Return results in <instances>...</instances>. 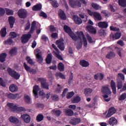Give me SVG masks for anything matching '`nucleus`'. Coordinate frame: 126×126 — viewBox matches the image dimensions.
I'll return each mask as SVG.
<instances>
[{
  "mask_svg": "<svg viewBox=\"0 0 126 126\" xmlns=\"http://www.w3.org/2000/svg\"><path fill=\"white\" fill-rule=\"evenodd\" d=\"M7 106L14 112H17V113H22V112H26V109L22 106L18 107L16 105L12 103L9 102L7 103Z\"/></svg>",
  "mask_w": 126,
  "mask_h": 126,
  "instance_id": "1",
  "label": "nucleus"
},
{
  "mask_svg": "<svg viewBox=\"0 0 126 126\" xmlns=\"http://www.w3.org/2000/svg\"><path fill=\"white\" fill-rule=\"evenodd\" d=\"M7 71L11 77H13V78H14V79H16V80H18L19 78H20V74H19L18 72H16L15 70L12 69L10 67H8L7 69Z\"/></svg>",
  "mask_w": 126,
  "mask_h": 126,
  "instance_id": "2",
  "label": "nucleus"
},
{
  "mask_svg": "<svg viewBox=\"0 0 126 126\" xmlns=\"http://www.w3.org/2000/svg\"><path fill=\"white\" fill-rule=\"evenodd\" d=\"M34 54H35L37 63H42L43 61H44V58H43V57L42 56V51L39 49H36L34 51Z\"/></svg>",
  "mask_w": 126,
  "mask_h": 126,
  "instance_id": "3",
  "label": "nucleus"
},
{
  "mask_svg": "<svg viewBox=\"0 0 126 126\" xmlns=\"http://www.w3.org/2000/svg\"><path fill=\"white\" fill-rule=\"evenodd\" d=\"M69 3L71 7H73V8L81 7V3L78 0H69Z\"/></svg>",
  "mask_w": 126,
  "mask_h": 126,
  "instance_id": "4",
  "label": "nucleus"
},
{
  "mask_svg": "<svg viewBox=\"0 0 126 126\" xmlns=\"http://www.w3.org/2000/svg\"><path fill=\"white\" fill-rule=\"evenodd\" d=\"M101 91L102 94L111 95L112 93V92H111V89H110L109 88V85L102 86L101 87Z\"/></svg>",
  "mask_w": 126,
  "mask_h": 126,
  "instance_id": "5",
  "label": "nucleus"
},
{
  "mask_svg": "<svg viewBox=\"0 0 126 126\" xmlns=\"http://www.w3.org/2000/svg\"><path fill=\"white\" fill-rule=\"evenodd\" d=\"M28 14L27 11L24 9H20L18 11V15L20 18H26Z\"/></svg>",
  "mask_w": 126,
  "mask_h": 126,
  "instance_id": "6",
  "label": "nucleus"
},
{
  "mask_svg": "<svg viewBox=\"0 0 126 126\" xmlns=\"http://www.w3.org/2000/svg\"><path fill=\"white\" fill-rule=\"evenodd\" d=\"M56 44L57 45L59 49L61 51H64L65 47L64 43H63V40L62 39H59L56 40Z\"/></svg>",
  "mask_w": 126,
  "mask_h": 126,
  "instance_id": "7",
  "label": "nucleus"
},
{
  "mask_svg": "<svg viewBox=\"0 0 126 126\" xmlns=\"http://www.w3.org/2000/svg\"><path fill=\"white\" fill-rule=\"evenodd\" d=\"M31 37H32L31 34H23L21 37V42L22 44H27Z\"/></svg>",
  "mask_w": 126,
  "mask_h": 126,
  "instance_id": "8",
  "label": "nucleus"
},
{
  "mask_svg": "<svg viewBox=\"0 0 126 126\" xmlns=\"http://www.w3.org/2000/svg\"><path fill=\"white\" fill-rule=\"evenodd\" d=\"M21 118L23 120L24 122L26 123V124H29V123L31 122V117H30V115L28 114H22Z\"/></svg>",
  "mask_w": 126,
  "mask_h": 126,
  "instance_id": "9",
  "label": "nucleus"
},
{
  "mask_svg": "<svg viewBox=\"0 0 126 126\" xmlns=\"http://www.w3.org/2000/svg\"><path fill=\"white\" fill-rule=\"evenodd\" d=\"M77 35L78 36L74 34L73 32H72L69 36H70V37L75 42H76L78 40V39H80V40H81V32L80 33V32H77Z\"/></svg>",
  "mask_w": 126,
  "mask_h": 126,
  "instance_id": "10",
  "label": "nucleus"
},
{
  "mask_svg": "<svg viewBox=\"0 0 126 126\" xmlns=\"http://www.w3.org/2000/svg\"><path fill=\"white\" fill-rule=\"evenodd\" d=\"M109 26L108 22H99L98 23V27L101 29H107Z\"/></svg>",
  "mask_w": 126,
  "mask_h": 126,
  "instance_id": "11",
  "label": "nucleus"
},
{
  "mask_svg": "<svg viewBox=\"0 0 126 126\" xmlns=\"http://www.w3.org/2000/svg\"><path fill=\"white\" fill-rule=\"evenodd\" d=\"M9 122L14 125H18L19 124V120L15 116H10L8 119Z\"/></svg>",
  "mask_w": 126,
  "mask_h": 126,
  "instance_id": "12",
  "label": "nucleus"
},
{
  "mask_svg": "<svg viewBox=\"0 0 126 126\" xmlns=\"http://www.w3.org/2000/svg\"><path fill=\"white\" fill-rule=\"evenodd\" d=\"M117 110L114 107H110L108 110V112L106 115V118H110L111 116H113L114 114H116Z\"/></svg>",
  "mask_w": 126,
  "mask_h": 126,
  "instance_id": "13",
  "label": "nucleus"
},
{
  "mask_svg": "<svg viewBox=\"0 0 126 126\" xmlns=\"http://www.w3.org/2000/svg\"><path fill=\"white\" fill-rule=\"evenodd\" d=\"M81 122V119L78 118H73L70 121V124L72 126H76Z\"/></svg>",
  "mask_w": 126,
  "mask_h": 126,
  "instance_id": "14",
  "label": "nucleus"
},
{
  "mask_svg": "<svg viewBox=\"0 0 126 126\" xmlns=\"http://www.w3.org/2000/svg\"><path fill=\"white\" fill-rule=\"evenodd\" d=\"M122 36V33L121 32H116L115 34L111 33L110 34V37L111 39H113V40H118V39H120L121 37Z\"/></svg>",
  "mask_w": 126,
  "mask_h": 126,
  "instance_id": "15",
  "label": "nucleus"
},
{
  "mask_svg": "<svg viewBox=\"0 0 126 126\" xmlns=\"http://www.w3.org/2000/svg\"><path fill=\"white\" fill-rule=\"evenodd\" d=\"M73 19H74L75 23H76V24H77L78 25H80V24L82 23V20L77 15H73Z\"/></svg>",
  "mask_w": 126,
  "mask_h": 126,
  "instance_id": "16",
  "label": "nucleus"
},
{
  "mask_svg": "<svg viewBox=\"0 0 126 126\" xmlns=\"http://www.w3.org/2000/svg\"><path fill=\"white\" fill-rule=\"evenodd\" d=\"M8 22L10 25V28H13V26L15 23V18L13 16H10L8 17Z\"/></svg>",
  "mask_w": 126,
  "mask_h": 126,
  "instance_id": "17",
  "label": "nucleus"
},
{
  "mask_svg": "<svg viewBox=\"0 0 126 126\" xmlns=\"http://www.w3.org/2000/svg\"><path fill=\"white\" fill-rule=\"evenodd\" d=\"M39 91V86L35 85L33 87V93L35 98H38V92Z\"/></svg>",
  "mask_w": 126,
  "mask_h": 126,
  "instance_id": "18",
  "label": "nucleus"
},
{
  "mask_svg": "<svg viewBox=\"0 0 126 126\" xmlns=\"http://www.w3.org/2000/svg\"><path fill=\"white\" fill-rule=\"evenodd\" d=\"M108 123L110 126H116L118 124V120H117L115 118L112 117L109 119Z\"/></svg>",
  "mask_w": 126,
  "mask_h": 126,
  "instance_id": "19",
  "label": "nucleus"
},
{
  "mask_svg": "<svg viewBox=\"0 0 126 126\" xmlns=\"http://www.w3.org/2000/svg\"><path fill=\"white\" fill-rule=\"evenodd\" d=\"M42 9V4L38 3L35 5H33L32 8L33 11H40Z\"/></svg>",
  "mask_w": 126,
  "mask_h": 126,
  "instance_id": "20",
  "label": "nucleus"
},
{
  "mask_svg": "<svg viewBox=\"0 0 126 126\" xmlns=\"http://www.w3.org/2000/svg\"><path fill=\"white\" fill-rule=\"evenodd\" d=\"M63 112L65 113L66 116H68V117H72L73 116V111L70 109H64Z\"/></svg>",
  "mask_w": 126,
  "mask_h": 126,
  "instance_id": "21",
  "label": "nucleus"
},
{
  "mask_svg": "<svg viewBox=\"0 0 126 126\" xmlns=\"http://www.w3.org/2000/svg\"><path fill=\"white\" fill-rule=\"evenodd\" d=\"M59 15L61 19H63V20H66V16H65V13H64V11H63L62 9L59 10Z\"/></svg>",
  "mask_w": 126,
  "mask_h": 126,
  "instance_id": "22",
  "label": "nucleus"
},
{
  "mask_svg": "<svg viewBox=\"0 0 126 126\" xmlns=\"http://www.w3.org/2000/svg\"><path fill=\"white\" fill-rule=\"evenodd\" d=\"M110 86L112 89L113 93L116 94L117 93V90L116 88V83L113 80L111 81Z\"/></svg>",
  "mask_w": 126,
  "mask_h": 126,
  "instance_id": "23",
  "label": "nucleus"
},
{
  "mask_svg": "<svg viewBox=\"0 0 126 126\" xmlns=\"http://www.w3.org/2000/svg\"><path fill=\"white\" fill-rule=\"evenodd\" d=\"M87 29L92 34H96V29L94 28V27L92 26H88L86 27Z\"/></svg>",
  "mask_w": 126,
  "mask_h": 126,
  "instance_id": "24",
  "label": "nucleus"
},
{
  "mask_svg": "<svg viewBox=\"0 0 126 126\" xmlns=\"http://www.w3.org/2000/svg\"><path fill=\"white\" fill-rule=\"evenodd\" d=\"M89 62L84 60H82L80 61V65L83 67H87L89 66Z\"/></svg>",
  "mask_w": 126,
  "mask_h": 126,
  "instance_id": "25",
  "label": "nucleus"
},
{
  "mask_svg": "<svg viewBox=\"0 0 126 126\" xmlns=\"http://www.w3.org/2000/svg\"><path fill=\"white\" fill-rule=\"evenodd\" d=\"M116 57V54L114 52L110 51L108 52L106 56V59H108V60H111L113 59V58H115Z\"/></svg>",
  "mask_w": 126,
  "mask_h": 126,
  "instance_id": "26",
  "label": "nucleus"
},
{
  "mask_svg": "<svg viewBox=\"0 0 126 126\" xmlns=\"http://www.w3.org/2000/svg\"><path fill=\"white\" fill-rule=\"evenodd\" d=\"M9 90L11 92H16L18 90V87L15 84H12L9 86Z\"/></svg>",
  "mask_w": 126,
  "mask_h": 126,
  "instance_id": "27",
  "label": "nucleus"
},
{
  "mask_svg": "<svg viewBox=\"0 0 126 126\" xmlns=\"http://www.w3.org/2000/svg\"><path fill=\"white\" fill-rule=\"evenodd\" d=\"M52 57L53 55H52V54H48L47 55L45 60L46 63L47 64H50V63H52V60H53Z\"/></svg>",
  "mask_w": 126,
  "mask_h": 126,
  "instance_id": "28",
  "label": "nucleus"
},
{
  "mask_svg": "<svg viewBox=\"0 0 126 126\" xmlns=\"http://www.w3.org/2000/svg\"><path fill=\"white\" fill-rule=\"evenodd\" d=\"M64 31L66 32V33H67L69 36L71 33H73L72 31H71V29L69 28L68 26L65 25L63 27Z\"/></svg>",
  "mask_w": 126,
  "mask_h": 126,
  "instance_id": "29",
  "label": "nucleus"
},
{
  "mask_svg": "<svg viewBox=\"0 0 126 126\" xmlns=\"http://www.w3.org/2000/svg\"><path fill=\"white\" fill-rule=\"evenodd\" d=\"M7 55L5 53H3L0 55V63H4Z\"/></svg>",
  "mask_w": 126,
  "mask_h": 126,
  "instance_id": "30",
  "label": "nucleus"
},
{
  "mask_svg": "<svg viewBox=\"0 0 126 126\" xmlns=\"http://www.w3.org/2000/svg\"><path fill=\"white\" fill-rule=\"evenodd\" d=\"M94 16L96 19V20H99V21H101L102 20V16H101V14L100 13L97 12H94Z\"/></svg>",
  "mask_w": 126,
  "mask_h": 126,
  "instance_id": "31",
  "label": "nucleus"
},
{
  "mask_svg": "<svg viewBox=\"0 0 126 126\" xmlns=\"http://www.w3.org/2000/svg\"><path fill=\"white\" fill-rule=\"evenodd\" d=\"M7 32H6V28H3L1 29L0 31V35L1 36V37H5L6 36V34Z\"/></svg>",
  "mask_w": 126,
  "mask_h": 126,
  "instance_id": "32",
  "label": "nucleus"
},
{
  "mask_svg": "<svg viewBox=\"0 0 126 126\" xmlns=\"http://www.w3.org/2000/svg\"><path fill=\"white\" fill-rule=\"evenodd\" d=\"M81 101V98L79 97V95L74 96L72 100V103L75 104V103H79V101Z\"/></svg>",
  "mask_w": 126,
  "mask_h": 126,
  "instance_id": "33",
  "label": "nucleus"
},
{
  "mask_svg": "<svg viewBox=\"0 0 126 126\" xmlns=\"http://www.w3.org/2000/svg\"><path fill=\"white\" fill-rule=\"evenodd\" d=\"M52 114H53L56 117H60L62 115V111L60 110H53L52 111Z\"/></svg>",
  "mask_w": 126,
  "mask_h": 126,
  "instance_id": "34",
  "label": "nucleus"
},
{
  "mask_svg": "<svg viewBox=\"0 0 126 126\" xmlns=\"http://www.w3.org/2000/svg\"><path fill=\"white\" fill-rule=\"evenodd\" d=\"M92 92H93V89L90 88H86L84 90V94H85L86 96H88V95L90 94Z\"/></svg>",
  "mask_w": 126,
  "mask_h": 126,
  "instance_id": "35",
  "label": "nucleus"
},
{
  "mask_svg": "<svg viewBox=\"0 0 126 126\" xmlns=\"http://www.w3.org/2000/svg\"><path fill=\"white\" fill-rule=\"evenodd\" d=\"M53 54H54L56 58H57L58 60H60V61H63V57L60 55V51L59 52H57L55 51H53Z\"/></svg>",
  "mask_w": 126,
  "mask_h": 126,
  "instance_id": "36",
  "label": "nucleus"
},
{
  "mask_svg": "<svg viewBox=\"0 0 126 126\" xmlns=\"http://www.w3.org/2000/svg\"><path fill=\"white\" fill-rule=\"evenodd\" d=\"M81 36L83 38V43H84V47H87V45H88V43H87V39H86V37H85V35H84V33L83 32H81Z\"/></svg>",
  "mask_w": 126,
  "mask_h": 126,
  "instance_id": "37",
  "label": "nucleus"
},
{
  "mask_svg": "<svg viewBox=\"0 0 126 126\" xmlns=\"http://www.w3.org/2000/svg\"><path fill=\"white\" fill-rule=\"evenodd\" d=\"M24 100L25 102H26L27 104H31V98H30V96H29V95L28 94H24Z\"/></svg>",
  "mask_w": 126,
  "mask_h": 126,
  "instance_id": "38",
  "label": "nucleus"
},
{
  "mask_svg": "<svg viewBox=\"0 0 126 126\" xmlns=\"http://www.w3.org/2000/svg\"><path fill=\"white\" fill-rule=\"evenodd\" d=\"M98 34L99 36L101 37H106V36L107 35V33L105 31V30L103 29L100 30L98 31Z\"/></svg>",
  "mask_w": 126,
  "mask_h": 126,
  "instance_id": "39",
  "label": "nucleus"
},
{
  "mask_svg": "<svg viewBox=\"0 0 126 126\" xmlns=\"http://www.w3.org/2000/svg\"><path fill=\"white\" fill-rule=\"evenodd\" d=\"M58 68L60 71H64V65L63 63H59L58 65Z\"/></svg>",
  "mask_w": 126,
  "mask_h": 126,
  "instance_id": "40",
  "label": "nucleus"
},
{
  "mask_svg": "<svg viewBox=\"0 0 126 126\" xmlns=\"http://www.w3.org/2000/svg\"><path fill=\"white\" fill-rule=\"evenodd\" d=\"M41 85L42 88H44V89H46V90H49V85L48 83H46L45 82H41Z\"/></svg>",
  "mask_w": 126,
  "mask_h": 126,
  "instance_id": "41",
  "label": "nucleus"
},
{
  "mask_svg": "<svg viewBox=\"0 0 126 126\" xmlns=\"http://www.w3.org/2000/svg\"><path fill=\"white\" fill-rule=\"evenodd\" d=\"M118 3L122 7H126V0H119Z\"/></svg>",
  "mask_w": 126,
  "mask_h": 126,
  "instance_id": "42",
  "label": "nucleus"
},
{
  "mask_svg": "<svg viewBox=\"0 0 126 126\" xmlns=\"http://www.w3.org/2000/svg\"><path fill=\"white\" fill-rule=\"evenodd\" d=\"M4 44L6 45H12L13 44V40L12 38L9 37L7 40L4 41Z\"/></svg>",
  "mask_w": 126,
  "mask_h": 126,
  "instance_id": "43",
  "label": "nucleus"
},
{
  "mask_svg": "<svg viewBox=\"0 0 126 126\" xmlns=\"http://www.w3.org/2000/svg\"><path fill=\"white\" fill-rule=\"evenodd\" d=\"M43 120H44V115L43 114H39L36 116L37 122H42Z\"/></svg>",
  "mask_w": 126,
  "mask_h": 126,
  "instance_id": "44",
  "label": "nucleus"
},
{
  "mask_svg": "<svg viewBox=\"0 0 126 126\" xmlns=\"http://www.w3.org/2000/svg\"><path fill=\"white\" fill-rule=\"evenodd\" d=\"M17 53V49H16L15 48H13L9 51V54L11 56H13L14 55H16Z\"/></svg>",
  "mask_w": 126,
  "mask_h": 126,
  "instance_id": "45",
  "label": "nucleus"
},
{
  "mask_svg": "<svg viewBox=\"0 0 126 126\" xmlns=\"http://www.w3.org/2000/svg\"><path fill=\"white\" fill-rule=\"evenodd\" d=\"M117 83L118 89H122V87H123V81H122V80L119 79L117 80Z\"/></svg>",
  "mask_w": 126,
  "mask_h": 126,
  "instance_id": "46",
  "label": "nucleus"
},
{
  "mask_svg": "<svg viewBox=\"0 0 126 126\" xmlns=\"http://www.w3.org/2000/svg\"><path fill=\"white\" fill-rule=\"evenodd\" d=\"M26 61L28 62V63L31 64V65H33L35 63L33 62V60L29 57H27L26 58Z\"/></svg>",
  "mask_w": 126,
  "mask_h": 126,
  "instance_id": "47",
  "label": "nucleus"
},
{
  "mask_svg": "<svg viewBox=\"0 0 126 126\" xmlns=\"http://www.w3.org/2000/svg\"><path fill=\"white\" fill-rule=\"evenodd\" d=\"M75 93H74L73 91L68 93L67 94H66V98L67 99H70L71 98H72L73 96H74Z\"/></svg>",
  "mask_w": 126,
  "mask_h": 126,
  "instance_id": "48",
  "label": "nucleus"
},
{
  "mask_svg": "<svg viewBox=\"0 0 126 126\" xmlns=\"http://www.w3.org/2000/svg\"><path fill=\"white\" fill-rule=\"evenodd\" d=\"M83 43L82 39H81L80 42H78V45L76 46V48L78 50H80V49L82 48V45H83Z\"/></svg>",
  "mask_w": 126,
  "mask_h": 126,
  "instance_id": "49",
  "label": "nucleus"
},
{
  "mask_svg": "<svg viewBox=\"0 0 126 126\" xmlns=\"http://www.w3.org/2000/svg\"><path fill=\"white\" fill-rule=\"evenodd\" d=\"M51 98L53 100V101H59V100H60L59 95H58L57 94H54V95H52Z\"/></svg>",
  "mask_w": 126,
  "mask_h": 126,
  "instance_id": "50",
  "label": "nucleus"
},
{
  "mask_svg": "<svg viewBox=\"0 0 126 126\" xmlns=\"http://www.w3.org/2000/svg\"><path fill=\"white\" fill-rule=\"evenodd\" d=\"M86 37L87 40L89 42V43H90V44L93 43V39H92V37L90 36V35H89V34H87Z\"/></svg>",
  "mask_w": 126,
  "mask_h": 126,
  "instance_id": "51",
  "label": "nucleus"
},
{
  "mask_svg": "<svg viewBox=\"0 0 126 126\" xmlns=\"http://www.w3.org/2000/svg\"><path fill=\"white\" fill-rule=\"evenodd\" d=\"M62 89L63 87L61 86L60 84H58L57 87L56 89V92H57V93H61V92H62Z\"/></svg>",
  "mask_w": 126,
  "mask_h": 126,
  "instance_id": "52",
  "label": "nucleus"
},
{
  "mask_svg": "<svg viewBox=\"0 0 126 126\" xmlns=\"http://www.w3.org/2000/svg\"><path fill=\"white\" fill-rule=\"evenodd\" d=\"M51 5L53 7H59V3H58L57 0H52L51 2Z\"/></svg>",
  "mask_w": 126,
  "mask_h": 126,
  "instance_id": "53",
  "label": "nucleus"
},
{
  "mask_svg": "<svg viewBox=\"0 0 126 126\" xmlns=\"http://www.w3.org/2000/svg\"><path fill=\"white\" fill-rule=\"evenodd\" d=\"M92 6L94 9H95V10H98L100 8V6L96 3H92Z\"/></svg>",
  "mask_w": 126,
  "mask_h": 126,
  "instance_id": "54",
  "label": "nucleus"
},
{
  "mask_svg": "<svg viewBox=\"0 0 126 126\" xmlns=\"http://www.w3.org/2000/svg\"><path fill=\"white\" fill-rule=\"evenodd\" d=\"M31 26V24H30V21L28 20L25 27V31H27V30H29V29H30Z\"/></svg>",
  "mask_w": 126,
  "mask_h": 126,
  "instance_id": "55",
  "label": "nucleus"
},
{
  "mask_svg": "<svg viewBox=\"0 0 126 126\" xmlns=\"http://www.w3.org/2000/svg\"><path fill=\"white\" fill-rule=\"evenodd\" d=\"M126 93H123L122 95L119 97V101H123L126 100Z\"/></svg>",
  "mask_w": 126,
  "mask_h": 126,
  "instance_id": "56",
  "label": "nucleus"
},
{
  "mask_svg": "<svg viewBox=\"0 0 126 126\" xmlns=\"http://www.w3.org/2000/svg\"><path fill=\"white\" fill-rule=\"evenodd\" d=\"M7 15H13V10L8 8L5 9Z\"/></svg>",
  "mask_w": 126,
  "mask_h": 126,
  "instance_id": "57",
  "label": "nucleus"
},
{
  "mask_svg": "<svg viewBox=\"0 0 126 126\" xmlns=\"http://www.w3.org/2000/svg\"><path fill=\"white\" fill-rule=\"evenodd\" d=\"M57 76H59L61 79H65V76L62 72L57 73L56 74Z\"/></svg>",
  "mask_w": 126,
  "mask_h": 126,
  "instance_id": "58",
  "label": "nucleus"
},
{
  "mask_svg": "<svg viewBox=\"0 0 126 126\" xmlns=\"http://www.w3.org/2000/svg\"><path fill=\"white\" fill-rule=\"evenodd\" d=\"M0 86H2V87H5V86H6L5 82H4L1 77H0Z\"/></svg>",
  "mask_w": 126,
  "mask_h": 126,
  "instance_id": "59",
  "label": "nucleus"
},
{
  "mask_svg": "<svg viewBox=\"0 0 126 126\" xmlns=\"http://www.w3.org/2000/svg\"><path fill=\"white\" fill-rule=\"evenodd\" d=\"M72 80H73V73L71 72L69 77L68 83H69V84H71Z\"/></svg>",
  "mask_w": 126,
  "mask_h": 126,
  "instance_id": "60",
  "label": "nucleus"
},
{
  "mask_svg": "<svg viewBox=\"0 0 126 126\" xmlns=\"http://www.w3.org/2000/svg\"><path fill=\"white\" fill-rule=\"evenodd\" d=\"M5 13V10L3 8L0 7V17L3 16Z\"/></svg>",
  "mask_w": 126,
  "mask_h": 126,
  "instance_id": "61",
  "label": "nucleus"
},
{
  "mask_svg": "<svg viewBox=\"0 0 126 126\" xmlns=\"http://www.w3.org/2000/svg\"><path fill=\"white\" fill-rule=\"evenodd\" d=\"M24 66L27 71H30V70H31V67L27 65L26 63H24Z\"/></svg>",
  "mask_w": 126,
  "mask_h": 126,
  "instance_id": "62",
  "label": "nucleus"
},
{
  "mask_svg": "<svg viewBox=\"0 0 126 126\" xmlns=\"http://www.w3.org/2000/svg\"><path fill=\"white\" fill-rule=\"evenodd\" d=\"M39 16L43 17V18H47L48 17V15L47 14L44 12H41L39 14Z\"/></svg>",
  "mask_w": 126,
  "mask_h": 126,
  "instance_id": "63",
  "label": "nucleus"
},
{
  "mask_svg": "<svg viewBox=\"0 0 126 126\" xmlns=\"http://www.w3.org/2000/svg\"><path fill=\"white\" fill-rule=\"evenodd\" d=\"M118 77H120L121 78V80H122V81H124V80H125V75H123V73H119L118 74Z\"/></svg>",
  "mask_w": 126,
  "mask_h": 126,
  "instance_id": "64",
  "label": "nucleus"
}]
</instances>
